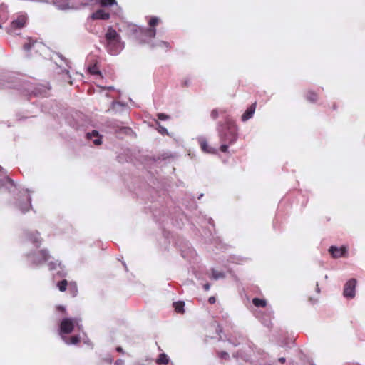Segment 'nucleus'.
I'll use <instances>...</instances> for the list:
<instances>
[{
  "instance_id": "1",
  "label": "nucleus",
  "mask_w": 365,
  "mask_h": 365,
  "mask_svg": "<svg viewBox=\"0 0 365 365\" xmlns=\"http://www.w3.org/2000/svg\"><path fill=\"white\" fill-rule=\"evenodd\" d=\"M81 328V325L78 319L65 318L60 324V335L66 344H76L80 341L78 336L67 338L65 334H70L75 330H80Z\"/></svg>"
},
{
  "instance_id": "2",
  "label": "nucleus",
  "mask_w": 365,
  "mask_h": 365,
  "mask_svg": "<svg viewBox=\"0 0 365 365\" xmlns=\"http://www.w3.org/2000/svg\"><path fill=\"white\" fill-rule=\"evenodd\" d=\"M86 4L103 7L93 12L91 18L96 20H106L110 18V14L106 7L116 4L115 0H86Z\"/></svg>"
},
{
  "instance_id": "3",
  "label": "nucleus",
  "mask_w": 365,
  "mask_h": 365,
  "mask_svg": "<svg viewBox=\"0 0 365 365\" xmlns=\"http://www.w3.org/2000/svg\"><path fill=\"white\" fill-rule=\"evenodd\" d=\"M106 48L110 54L117 55L123 49L124 43L115 30L109 29L106 34Z\"/></svg>"
},
{
  "instance_id": "4",
  "label": "nucleus",
  "mask_w": 365,
  "mask_h": 365,
  "mask_svg": "<svg viewBox=\"0 0 365 365\" xmlns=\"http://www.w3.org/2000/svg\"><path fill=\"white\" fill-rule=\"evenodd\" d=\"M356 280L351 279L344 285V296L349 299H353L356 294Z\"/></svg>"
},
{
  "instance_id": "5",
  "label": "nucleus",
  "mask_w": 365,
  "mask_h": 365,
  "mask_svg": "<svg viewBox=\"0 0 365 365\" xmlns=\"http://www.w3.org/2000/svg\"><path fill=\"white\" fill-rule=\"evenodd\" d=\"M346 247L344 246L337 247L332 246L329 249V252L334 258L341 257L346 253Z\"/></svg>"
},
{
  "instance_id": "6",
  "label": "nucleus",
  "mask_w": 365,
  "mask_h": 365,
  "mask_svg": "<svg viewBox=\"0 0 365 365\" xmlns=\"http://www.w3.org/2000/svg\"><path fill=\"white\" fill-rule=\"evenodd\" d=\"M53 4L61 9L74 8L73 0H53Z\"/></svg>"
},
{
  "instance_id": "7",
  "label": "nucleus",
  "mask_w": 365,
  "mask_h": 365,
  "mask_svg": "<svg viewBox=\"0 0 365 365\" xmlns=\"http://www.w3.org/2000/svg\"><path fill=\"white\" fill-rule=\"evenodd\" d=\"M200 145L202 150L205 153L210 154H215L217 153V150L215 148L210 146L205 138L200 139Z\"/></svg>"
},
{
  "instance_id": "8",
  "label": "nucleus",
  "mask_w": 365,
  "mask_h": 365,
  "mask_svg": "<svg viewBox=\"0 0 365 365\" xmlns=\"http://www.w3.org/2000/svg\"><path fill=\"white\" fill-rule=\"evenodd\" d=\"M26 17L24 15H21L17 17L16 19L14 20L11 24V27L13 29H19L23 27L26 22Z\"/></svg>"
},
{
  "instance_id": "9",
  "label": "nucleus",
  "mask_w": 365,
  "mask_h": 365,
  "mask_svg": "<svg viewBox=\"0 0 365 365\" xmlns=\"http://www.w3.org/2000/svg\"><path fill=\"white\" fill-rule=\"evenodd\" d=\"M88 139L92 140L93 144L98 145L101 144V137L98 135L97 131H93L92 133H87Z\"/></svg>"
},
{
  "instance_id": "10",
  "label": "nucleus",
  "mask_w": 365,
  "mask_h": 365,
  "mask_svg": "<svg viewBox=\"0 0 365 365\" xmlns=\"http://www.w3.org/2000/svg\"><path fill=\"white\" fill-rule=\"evenodd\" d=\"M255 103L252 105L250 108L247 109V110L242 115V120L246 121L251 118L255 111Z\"/></svg>"
},
{
  "instance_id": "11",
  "label": "nucleus",
  "mask_w": 365,
  "mask_h": 365,
  "mask_svg": "<svg viewBox=\"0 0 365 365\" xmlns=\"http://www.w3.org/2000/svg\"><path fill=\"white\" fill-rule=\"evenodd\" d=\"M157 363L158 364H167L169 363V357L165 354H161L157 360Z\"/></svg>"
},
{
  "instance_id": "12",
  "label": "nucleus",
  "mask_w": 365,
  "mask_h": 365,
  "mask_svg": "<svg viewBox=\"0 0 365 365\" xmlns=\"http://www.w3.org/2000/svg\"><path fill=\"white\" fill-rule=\"evenodd\" d=\"M175 309L178 312H183L185 303L183 302H177L173 304Z\"/></svg>"
},
{
  "instance_id": "13",
  "label": "nucleus",
  "mask_w": 365,
  "mask_h": 365,
  "mask_svg": "<svg viewBox=\"0 0 365 365\" xmlns=\"http://www.w3.org/2000/svg\"><path fill=\"white\" fill-rule=\"evenodd\" d=\"M47 258V254L45 251H40L37 257V262L40 263L43 260H46Z\"/></svg>"
},
{
  "instance_id": "14",
  "label": "nucleus",
  "mask_w": 365,
  "mask_h": 365,
  "mask_svg": "<svg viewBox=\"0 0 365 365\" xmlns=\"http://www.w3.org/2000/svg\"><path fill=\"white\" fill-rule=\"evenodd\" d=\"M252 302H253V304L256 307H265L266 306V301L264 299L255 298L253 299Z\"/></svg>"
},
{
  "instance_id": "15",
  "label": "nucleus",
  "mask_w": 365,
  "mask_h": 365,
  "mask_svg": "<svg viewBox=\"0 0 365 365\" xmlns=\"http://www.w3.org/2000/svg\"><path fill=\"white\" fill-rule=\"evenodd\" d=\"M32 48L34 50H36V51H38V50H46V47L44 45L40 43H33L32 45Z\"/></svg>"
},
{
  "instance_id": "16",
  "label": "nucleus",
  "mask_w": 365,
  "mask_h": 365,
  "mask_svg": "<svg viewBox=\"0 0 365 365\" xmlns=\"http://www.w3.org/2000/svg\"><path fill=\"white\" fill-rule=\"evenodd\" d=\"M67 286V281L63 280L58 284V287L60 291L63 292L66 290Z\"/></svg>"
},
{
  "instance_id": "17",
  "label": "nucleus",
  "mask_w": 365,
  "mask_h": 365,
  "mask_svg": "<svg viewBox=\"0 0 365 365\" xmlns=\"http://www.w3.org/2000/svg\"><path fill=\"white\" fill-rule=\"evenodd\" d=\"M159 22V19L157 17H153L149 21V24L151 26L156 25Z\"/></svg>"
},
{
  "instance_id": "18",
  "label": "nucleus",
  "mask_w": 365,
  "mask_h": 365,
  "mask_svg": "<svg viewBox=\"0 0 365 365\" xmlns=\"http://www.w3.org/2000/svg\"><path fill=\"white\" fill-rule=\"evenodd\" d=\"M212 277L213 279H217L219 278L222 277V274L221 273H220V272H216V271H213L212 272Z\"/></svg>"
},
{
  "instance_id": "19",
  "label": "nucleus",
  "mask_w": 365,
  "mask_h": 365,
  "mask_svg": "<svg viewBox=\"0 0 365 365\" xmlns=\"http://www.w3.org/2000/svg\"><path fill=\"white\" fill-rule=\"evenodd\" d=\"M88 71L91 74H98L99 73V71L96 66L90 67L88 68Z\"/></svg>"
},
{
  "instance_id": "20",
  "label": "nucleus",
  "mask_w": 365,
  "mask_h": 365,
  "mask_svg": "<svg viewBox=\"0 0 365 365\" xmlns=\"http://www.w3.org/2000/svg\"><path fill=\"white\" fill-rule=\"evenodd\" d=\"M146 34L149 36L150 38H153L155 35V29H149L146 31Z\"/></svg>"
},
{
  "instance_id": "21",
  "label": "nucleus",
  "mask_w": 365,
  "mask_h": 365,
  "mask_svg": "<svg viewBox=\"0 0 365 365\" xmlns=\"http://www.w3.org/2000/svg\"><path fill=\"white\" fill-rule=\"evenodd\" d=\"M159 46H161V47H165V48H168V43H166V42H160L159 44H158Z\"/></svg>"
},
{
  "instance_id": "22",
  "label": "nucleus",
  "mask_w": 365,
  "mask_h": 365,
  "mask_svg": "<svg viewBox=\"0 0 365 365\" xmlns=\"http://www.w3.org/2000/svg\"><path fill=\"white\" fill-rule=\"evenodd\" d=\"M158 118L160 119V120H166L168 118V117L165 115V114H163V113H160L158 115Z\"/></svg>"
},
{
  "instance_id": "23",
  "label": "nucleus",
  "mask_w": 365,
  "mask_h": 365,
  "mask_svg": "<svg viewBox=\"0 0 365 365\" xmlns=\"http://www.w3.org/2000/svg\"><path fill=\"white\" fill-rule=\"evenodd\" d=\"M220 150H221L222 152H227V145H222L220 147Z\"/></svg>"
},
{
  "instance_id": "24",
  "label": "nucleus",
  "mask_w": 365,
  "mask_h": 365,
  "mask_svg": "<svg viewBox=\"0 0 365 365\" xmlns=\"http://www.w3.org/2000/svg\"><path fill=\"white\" fill-rule=\"evenodd\" d=\"M228 356V354L225 352H222L220 354V357L223 359H226Z\"/></svg>"
},
{
  "instance_id": "25",
  "label": "nucleus",
  "mask_w": 365,
  "mask_h": 365,
  "mask_svg": "<svg viewBox=\"0 0 365 365\" xmlns=\"http://www.w3.org/2000/svg\"><path fill=\"white\" fill-rule=\"evenodd\" d=\"M159 131L161 133H167V130L165 128L160 127Z\"/></svg>"
},
{
  "instance_id": "26",
  "label": "nucleus",
  "mask_w": 365,
  "mask_h": 365,
  "mask_svg": "<svg viewBox=\"0 0 365 365\" xmlns=\"http://www.w3.org/2000/svg\"><path fill=\"white\" fill-rule=\"evenodd\" d=\"M29 207H30V203L29 202V203L25 206V207H24V208H23V210H24V211H27V210H29Z\"/></svg>"
},
{
  "instance_id": "27",
  "label": "nucleus",
  "mask_w": 365,
  "mask_h": 365,
  "mask_svg": "<svg viewBox=\"0 0 365 365\" xmlns=\"http://www.w3.org/2000/svg\"><path fill=\"white\" fill-rule=\"evenodd\" d=\"M209 302H210V303H214V302H215V299L214 297H210V298L209 299Z\"/></svg>"
},
{
  "instance_id": "28",
  "label": "nucleus",
  "mask_w": 365,
  "mask_h": 365,
  "mask_svg": "<svg viewBox=\"0 0 365 365\" xmlns=\"http://www.w3.org/2000/svg\"><path fill=\"white\" fill-rule=\"evenodd\" d=\"M204 287L205 290H208L210 289V286L207 284H205Z\"/></svg>"
},
{
  "instance_id": "29",
  "label": "nucleus",
  "mask_w": 365,
  "mask_h": 365,
  "mask_svg": "<svg viewBox=\"0 0 365 365\" xmlns=\"http://www.w3.org/2000/svg\"><path fill=\"white\" fill-rule=\"evenodd\" d=\"M279 361H282V362H283V361H284V358H281V359H279Z\"/></svg>"
},
{
  "instance_id": "30",
  "label": "nucleus",
  "mask_w": 365,
  "mask_h": 365,
  "mask_svg": "<svg viewBox=\"0 0 365 365\" xmlns=\"http://www.w3.org/2000/svg\"><path fill=\"white\" fill-rule=\"evenodd\" d=\"M71 286H73L74 289H76V285L74 284H71Z\"/></svg>"
},
{
  "instance_id": "31",
  "label": "nucleus",
  "mask_w": 365,
  "mask_h": 365,
  "mask_svg": "<svg viewBox=\"0 0 365 365\" xmlns=\"http://www.w3.org/2000/svg\"><path fill=\"white\" fill-rule=\"evenodd\" d=\"M117 364H122V361H120V362L117 361Z\"/></svg>"
},
{
  "instance_id": "32",
  "label": "nucleus",
  "mask_w": 365,
  "mask_h": 365,
  "mask_svg": "<svg viewBox=\"0 0 365 365\" xmlns=\"http://www.w3.org/2000/svg\"><path fill=\"white\" fill-rule=\"evenodd\" d=\"M117 364H122V361H120V362L117 361Z\"/></svg>"
}]
</instances>
